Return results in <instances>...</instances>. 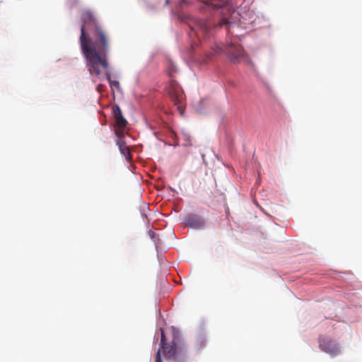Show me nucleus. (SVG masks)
<instances>
[{
    "label": "nucleus",
    "mask_w": 362,
    "mask_h": 362,
    "mask_svg": "<svg viewBox=\"0 0 362 362\" xmlns=\"http://www.w3.org/2000/svg\"><path fill=\"white\" fill-rule=\"evenodd\" d=\"M223 25H227V29L228 30H230V28H231V25H232V23H230L227 19L226 18H223L221 20V21L219 23V26L221 27L223 26Z\"/></svg>",
    "instance_id": "obj_12"
},
{
    "label": "nucleus",
    "mask_w": 362,
    "mask_h": 362,
    "mask_svg": "<svg viewBox=\"0 0 362 362\" xmlns=\"http://www.w3.org/2000/svg\"><path fill=\"white\" fill-rule=\"evenodd\" d=\"M182 4H187L186 1L185 0H182Z\"/></svg>",
    "instance_id": "obj_16"
},
{
    "label": "nucleus",
    "mask_w": 362,
    "mask_h": 362,
    "mask_svg": "<svg viewBox=\"0 0 362 362\" xmlns=\"http://www.w3.org/2000/svg\"><path fill=\"white\" fill-rule=\"evenodd\" d=\"M211 56V54H207L206 57L208 59H210Z\"/></svg>",
    "instance_id": "obj_15"
},
{
    "label": "nucleus",
    "mask_w": 362,
    "mask_h": 362,
    "mask_svg": "<svg viewBox=\"0 0 362 362\" xmlns=\"http://www.w3.org/2000/svg\"><path fill=\"white\" fill-rule=\"evenodd\" d=\"M169 74L170 81L168 88V94L180 115H184L185 96L179 83L173 78L172 72Z\"/></svg>",
    "instance_id": "obj_3"
},
{
    "label": "nucleus",
    "mask_w": 362,
    "mask_h": 362,
    "mask_svg": "<svg viewBox=\"0 0 362 362\" xmlns=\"http://www.w3.org/2000/svg\"><path fill=\"white\" fill-rule=\"evenodd\" d=\"M160 331L161 349L165 353L167 358L173 360V362H186L187 354L184 344L177 341L175 338L173 339L171 344H168L163 329L160 328Z\"/></svg>",
    "instance_id": "obj_2"
},
{
    "label": "nucleus",
    "mask_w": 362,
    "mask_h": 362,
    "mask_svg": "<svg viewBox=\"0 0 362 362\" xmlns=\"http://www.w3.org/2000/svg\"><path fill=\"white\" fill-rule=\"evenodd\" d=\"M226 49V52L233 63L245 62L247 59L244 50L240 46L230 43Z\"/></svg>",
    "instance_id": "obj_7"
},
{
    "label": "nucleus",
    "mask_w": 362,
    "mask_h": 362,
    "mask_svg": "<svg viewBox=\"0 0 362 362\" xmlns=\"http://www.w3.org/2000/svg\"><path fill=\"white\" fill-rule=\"evenodd\" d=\"M213 25V23L205 19H197L194 21V25L191 26L189 36L191 37L196 36L199 39L203 37L204 43H207L206 38H209L211 37V31Z\"/></svg>",
    "instance_id": "obj_4"
},
{
    "label": "nucleus",
    "mask_w": 362,
    "mask_h": 362,
    "mask_svg": "<svg viewBox=\"0 0 362 362\" xmlns=\"http://www.w3.org/2000/svg\"><path fill=\"white\" fill-rule=\"evenodd\" d=\"M107 54H108V52H106L105 53V60L107 62V66H103L102 65L98 64L97 68H98V73L97 72V71L95 72H94L91 70V69H90L91 66L89 64L88 60H86V67L88 69V72L91 75L95 76L98 78H100L102 77L103 73H104L105 78L108 81L111 88L112 89L116 88V89L119 90L120 88L119 82L118 81L112 80V78H111V74L109 70V62H108V59H107Z\"/></svg>",
    "instance_id": "obj_5"
},
{
    "label": "nucleus",
    "mask_w": 362,
    "mask_h": 362,
    "mask_svg": "<svg viewBox=\"0 0 362 362\" xmlns=\"http://www.w3.org/2000/svg\"><path fill=\"white\" fill-rule=\"evenodd\" d=\"M321 349L331 355H337L340 352L339 347L334 341L329 340L325 343H320Z\"/></svg>",
    "instance_id": "obj_9"
},
{
    "label": "nucleus",
    "mask_w": 362,
    "mask_h": 362,
    "mask_svg": "<svg viewBox=\"0 0 362 362\" xmlns=\"http://www.w3.org/2000/svg\"><path fill=\"white\" fill-rule=\"evenodd\" d=\"M81 20L79 37L81 52L86 60H88L91 70L98 73V64L107 66L105 53L109 50L110 38L90 10L82 11Z\"/></svg>",
    "instance_id": "obj_1"
},
{
    "label": "nucleus",
    "mask_w": 362,
    "mask_h": 362,
    "mask_svg": "<svg viewBox=\"0 0 362 362\" xmlns=\"http://www.w3.org/2000/svg\"><path fill=\"white\" fill-rule=\"evenodd\" d=\"M113 115L115 119V134L118 137L124 136V129L126 127L127 121L123 117L122 110L118 105L113 107Z\"/></svg>",
    "instance_id": "obj_6"
},
{
    "label": "nucleus",
    "mask_w": 362,
    "mask_h": 362,
    "mask_svg": "<svg viewBox=\"0 0 362 362\" xmlns=\"http://www.w3.org/2000/svg\"><path fill=\"white\" fill-rule=\"evenodd\" d=\"M155 362H163L160 356V349H158L155 355Z\"/></svg>",
    "instance_id": "obj_13"
},
{
    "label": "nucleus",
    "mask_w": 362,
    "mask_h": 362,
    "mask_svg": "<svg viewBox=\"0 0 362 362\" xmlns=\"http://www.w3.org/2000/svg\"><path fill=\"white\" fill-rule=\"evenodd\" d=\"M185 224L192 228L199 229L204 227L205 221L202 216L194 214H189L185 218Z\"/></svg>",
    "instance_id": "obj_8"
},
{
    "label": "nucleus",
    "mask_w": 362,
    "mask_h": 362,
    "mask_svg": "<svg viewBox=\"0 0 362 362\" xmlns=\"http://www.w3.org/2000/svg\"><path fill=\"white\" fill-rule=\"evenodd\" d=\"M119 139L117 141V145L119 148L120 153L125 157L127 160L131 159V153L129 148L126 145L125 142L122 139V137H119Z\"/></svg>",
    "instance_id": "obj_10"
},
{
    "label": "nucleus",
    "mask_w": 362,
    "mask_h": 362,
    "mask_svg": "<svg viewBox=\"0 0 362 362\" xmlns=\"http://www.w3.org/2000/svg\"><path fill=\"white\" fill-rule=\"evenodd\" d=\"M208 47H210L213 50L214 53H220L223 51V47L216 43H214V47H212V45L211 43H209L207 45Z\"/></svg>",
    "instance_id": "obj_11"
},
{
    "label": "nucleus",
    "mask_w": 362,
    "mask_h": 362,
    "mask_svg": "<svg viewBox=\"0 0 362 362\" xmlns=\"http://www.w3.org/2000/svg\"><path fill=\"white\" fill-rule=\"evenodd\" d=\"M101 87H102V85H100H100H98V87H97V90H98V91H100V89H101Z\"/></svg>",
    "instance_id": "obj_14"
}]
</instances>
